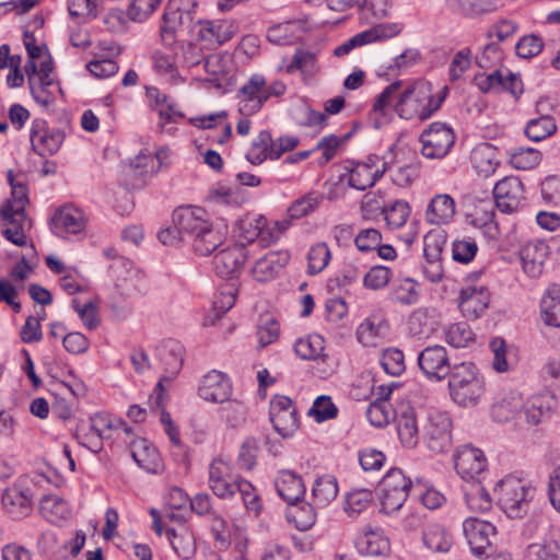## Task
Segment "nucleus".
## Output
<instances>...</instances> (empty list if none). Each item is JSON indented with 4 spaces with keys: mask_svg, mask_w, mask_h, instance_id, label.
<instances>
[{
    "mask_svg": "<svg viewBox=\"0 0 560 560\" xmlns=\"http://www.w3.org/2000/svg\"><path fill=\"white\" fill-rule=\"evenodd\" d=\"M478 253V245L471 237L455 240L452 244V258L460 264L470 262Z\"/></svg>",
    "mask_w": 560,
    "mask_h": 560,
    "instance_id": "nucleus-62",
    "label": "nucleus"
},
{
    "mask_svg": "<svg viewBox=\"0 0 560 560\" xmlns=\"http://www.w3.org/2000/svg\"><path fill=\"white\" fill-rule=\"evenodd\" d=\"M396 144L392 145L389 151L394 154V161L384 162V167L389 164L392 170V179L399 187L409 186L420 174V162L415 152H405L402 149L397 152Z\"/></svg>",
    "mask_w": 560,
    "mask_h": 560,
    "instance_id": "nucleus-15",
    "label": "nucleus"
},
{
    "mask_svg": "<svg viewBox=\"0 0 560 560\" xmlns=\"http://www.w3.org/2000/svg\"><path fill=\"white\" fill-rule=\"evenodd\" d=\"M289 260L290 254L287 250L269 252L255 262L250 270L252 276L258 282H267L273 279Z\"/></svg>",
    "mask_w": 560,
    "mask_h": 560,
    "instance_id": "nucleus-26",
    "label": "nucleus"
},
{
    "mask_svg": "<svg viewBox=\"0 0 560 560\" xmlns=\"http://www.w3.org/2000/svg\"><path fill=\"white\" fill-rule=\"evenodd\" d=\"M315 504L303 499L289 505L287 517L299 530L310 529L316 522Z\"/></svg>",
    "mask_w": 560,
    "mask_h": 560,
    "instance_id": "nucleus-43",
    "label": "nucleus"
},
{
    "mask_svg": "<svg viewBox=\"0 0 560 560\" xmlns=\"http://www.w3.org/2000/svg\"><path fill=\"white\" fill-rule=\"evenodd\" d=\"M85 228V219L81 210L72 206H63L56 210L50 219L52 233L60 237L78 234Z\"/></svg>",
    "mask_w": 560,
    "mask_h": 560,
    "instance_id": "nucleus-24",
    "label": "nucleus"
},
{
    "mask_svg": "<svg viewBox=\"0 0 560 560\" xmlns=\"http://www.w3.org/2000/svg\"><path fill=\"white\" fill-rule=\"evenodd\" d=\"M541 319L547 326L560 327V285L551 284L540 302Z\"/></svg>",
    "mask_w": 560,
    "mask_h": 560,
    "instance_id": "nucleus-36",
    "label": "nucleus"
},
{
    "mask_svg": "<svg viewBox=\"0 0 560 560\" xmlns=\"http://www.w3.org/2000/svg\"><path fill=\"white\" fill-rule=\"evenodd\" d=\"M474 338L475 335L466 323L453 324L445 331L446 342L454 348L467 347Z\"/></svg>",
    "mask_w": 560,
    "mask_h": 560,
    "instance_id": "nucleus-60",
    "label": "nucleus"
},
{
    "mask_svg": "<svg viewBox=\"0 0 560 560\" xmlns=\"http://www.w3.org/2000/svg\"><path fill=\"white\" fill-rule=\"evenodd\" d=\"M557 131V125L551 116H540L530 119L525 128L528 140H546Z\"/></svg>",
    "mask_w": 560,
    "mask_h": 560,
    "instance_id": "nucleus-53",
    "label": "nucleus"
},
{
    "mask_svg": "<svg viewBox=\"0 0 560 560\" xmlns=\"http://www.w3.org/2000/svg\"><path fill=\"white\" fill-rule=\"evenodd\" d=\"M553 401V397L548 395L535 396L528 399L524 406L527 422L532 425H537L549 418Z\"/></svg>",
    "mask_w": 560,
    "mask_h": 560,
    "instance_id": "nucleus-46",
    "label": "nucleus"
},
{
    "mask_svg": "<svg viewBox=\"0 0 560 560\" xmlns=\"http://www.w3.org/2000/svg\"><path fill=\"white\" fill-rule=\"evenodd\" d=\"M196 25L195 35L191 37L210 44L222 45L234 35L233 25L228 21L212 22L198 19Z\"/></svg>",
    "mask_w": 560,
    "mask_h": 560,
    "instance_id": "nucleus-27",
    "label": "nucleus"
},
{
    "mask_svg": "<svg viewBox=\"0 0 560 560\" xmlns=\"http://www.w3.org/2000/svg\"><path fill=\"white\" fill-rule=\"evenodd\" d=\"M341 143L342 142H318L314 149L300 151L295 154L289 155L287 160L291 163H295L313 155L317 164L323 166L332 160L340 149Z\"/></svg>",
    "mask_w": 560,
    "mask_h": 560,
    "instance_id": "nucleus-48",
    "label": "nucleus"
},
{
    "mask_svg": "<svg viewBox=\"0 0 560 560\" xmlns=\"http://www.w3.org/2000/svg\"><path fill=\"white\" fill-rule=\"evenodd\" d=\"M192 249L200 256H208L212 254L222 243V234L212 228V224H207L206 229L198 232L190 241Z\"/></svg>",
    "mask_w": 560,
    "mask_h": 560,
    "instance_id": "nucleus-42",
    "label": "nucleus"
},
{
    "mask_svg": "<svg viewBox=\"0 0 560 560\" xmlns=\"http://www.w3.org/2000/svg\"><path fill=\"white\" fill-rule=\"evenodd\" d=\"M324 338L319 335H311L300 338L294 343V351L303 360H317L324 358Z\"/></svg>",
    "mask_w": 560,
    "mask_h": 560,
    "instance_id": "nucleus-52",
    "label": "nucleus"
},
{
    "mask_svg": "<svg viewBox=\"0 0 560 560\" xmlns=\"http://www.w3.org/2000/svg\"><path fill=\"white\" fill-rule=\"evenodd\" d=\"M386 171V167L374 168L370 163H357L348 174V184L358 190H365L372 187Z\"/></svg>",
    "mask_w": 560,
    "mask_h": 560,
    "instance_id": "nucleus-35",
    "label": "nucleus"
},
{
    "mask_svg": "<svg viewBox=\"0 0 560 560\" xmlns=\"http://www.w3.org/2000/svg\"><path fill=\"white\" fill-rule=\"evenodd\" d=\"M418 365L428 380L440 382L450 376L451 368L447 351L443 346H430L418 354Z\"/></svg>",
    "mask_w": 560,
    "mask_h": 560,
    "instance_id": "nucleus-14",
    "label": "nucleus"
},
{
    "mask_svg": "<svg viewBox=\"0 0 560 560\" xmlns=\"http://www.w3.org/2000/svg\"><path fill=\"white\" fill-rule=\"evenodd\" d=\"M232 390L229 376L223 372L212 370L202 377L198 394L203 400L222 404L230 399Z\"/></svg>",
    "mask_w": 560,
    "mask_h": 560,
    "instance_id": "nucleus-22",
    "label": "nucleus"
},
{
    "mask_svg": "<svg viewBox=\"0 0 560 560\" xmlns=\"http://www.w3.org/2000/svg\"><path fill=\"white\" fill-rule=\"evenodd\" d=\"M197 0H168L163 23L160 27L162 43L172 47L176 43V33L195 35L197 28Z\"/></svg>",
    "mask_w": 560,
    "mask_h": 560,
    "instance_id": "nucleus-2",
    "label": "nucleus"
},
{
    "mask_svg": "<svg viewBox=\"0 0 560 560\" xmlns=\"http://www.w3.org/2000/svg\"><path fill=\"white\" fill-rule=\"evenodd\" d=\"M240 478L233 474V467L222 458H214L209 466V487L212 492L221 499H229L234 495Z\"/></svg>",
    "mask_w": 560,
    "mask_h": 560,
    "instance_id": "nucleus-21",
    "label": "nucleus"
},
{
    "mask_svg": "<svg viewBox=\"0 0 560 560\" xmlns=\"http://www.w3.org/2000/svg\"><path fill=\"white\" fill-rule=\"evenodd\" d=\"M324 201V195L318 191H310L295 199L287 209L289 223L313 213Z\"/></svg>",
    "mask_w": 560,
    "mask_h": 560,
    "instance_id": "nucleus-41",
    "label": "nucleus"
},
{
    "mask_svg": "<svg viewBox=\"0 0 560 560\" xmlns=\"http://www.w3.org/2000/svg\"><path fill=\"white\" fill-rule=\"evenodd\" d=\"M381 365L384 371L393 376H399L406 370L405 355L397 348H388L384 350L381 359Z\"/></svg>",
    "mask_w": 560,
    "mask_h": 560,
    "instance_id": "nucleus-61",
    "label": "nucleus"
},
{
    "mask_svg": "<svg viewBox=\"0 0 560 560\" xmlns=\"http://www.w3.org/2000/svg\"><path fill=\"white\" fill-rule=\"evenodd\" d=\"M156 357L164 370V374L160 377L154 388L156 402L160 407L162 406L163 393L165 392L164 382H171L182 370L184 347L177 340H165L156 348Z\"/></svg>",
    "mask_w": 560,
    "mask_h": 560,
    "instance_id": "nucleus-9",
    "label": "nucleus"
},
{
    "mask_svg": "<svg viewBox=\"0 0 560 560\" xmlns=\"http://www.w3.org/2000/svg\"><path fill=\"white\" fill-rule=\"evenodd\" d=\"M464 498L471 512L486 513L492 508V498L482 486L481 480L468 482L464 488Z\"/></svg>",
    "mask_w": 560,
    "mask_h": 560,
    "instance_id": "nucleus-37",
    "label": "nucleus"
},
{
    "mask_svg": "<svg viewBox=\"0 0 560 560\" xmlns=\"http://www.w3.org/2000/svg\"><path fill=\"white\" fill-rule=\"evenodd\" d=\"M456 212V203L447 194H439L434 196L427 209L425 221L430 224L442 225L448 223Z\"/></svg>",
    "mask_w": 560,
    "mask_h": 560,
    "instance_id": "nucleus-32",
    "label": "nucleus"
},
{
    "mask_svg": "<svg viewBox=\"0 0 560 560\" xmlns=\"http://www.w3.org/2000/svg\"><path fill=\"white\" fill-rule=\"evenodd\" d=\"M168 163L166 148L154 152L141 150L128 164L122 165L120 182L127 189L143 188L149 177Z\"/></svg>",
    "mask_w": 560,
    "mask_h": 560,
    "instance_id": "nucleus-6",
    "label": "nucleus"
},
{
    "mask_svg": "<svg viewBox=\"0 0 560 560\" xmlns=\"http://www.w3.org/2000/svg\"><path fill=\"white\" fill-rule=\"evenodd\" d=\"M470 161L478 174L483 177L493 175L500 165L498 150L490 142H478L471 150Z\"/></svg>",
    "mask_w": 560,
    "mask_h": 560,
    "instance_id": "nucleus-30",
    "label": "nucleus"
},
{
    "mask_svg": "<svg viewBox=\"0 0 560 560\" xmlns=\"http://www.w3.org/2000/svg\"><path fill=\"white\" fill-rule=\"evenodd\" d=\"M130 453L136 464L147 472L158 474L162 469V458L148 440H133L130 443Z\"/></svg>",
    "mask_w": 560,
    "mask_h": 560,
    "instance_id": "nucleus-28",
    "label": "nucleus"
},
{
    "mask_svg": "<svg viewBox=\"0 0 560 560\" xmlns=\"http://www.w3.org/2000/svg\"><path fill=\"white\" fill-rule=\"evenodd\" d=\"M422 542L433 552H447L452 547V537L440 524L428 525L422 532Z\"/></svg>",
    "mask_w": 560,
    "mask_h": 560,
    "instance_id": "nucleus-45",
    "label": "nucleus"
},
{
    "mask_svg": "<svg viewBox=\"0 0 560 560\" xmlns=\"http://www.w3.org/2000/svg\"><path fill=\"white\" fill-rule=\"evenodd\" d=\"M382 214L388 228H401L410 215V207L407 201L396 200L389 207L382 209Z\"/></svg>",
    "mask_w": 560,
    "mask_h": 560,
    "instance_id": "nucleus-56",
    "label": "nucleus"
},
{
    "mask_svg": "<svg viewBox=\"0 0 560 560\" xmlns=\"http://www.w3.org/2000/svg\"><path fill=\"white\" fill-rule=\"evenodd\" d=\"M372 499L373 494L369 489L352 490L347 494L345 512L351 517H357L370 506Z\"/></svg>",
    "mask_w": 560,
    "mask_h": 560,
    "instance_id": "nucleus-54",
    "label": "nucleus"
},
{
    "mask_svg": "<svg viewBox=\"0 0 560 560\" xmlns=\"http://www.w3.org/2000/svg\"><path fill=\"white\" fill-rule=\"evenodd\" d=\"M275 487L280 498L289 505L302 500L305 486L301 476L291 470H282L275 480Z\"/></svg>",
    "mask_w": 560,
    "mask_h": 560,
    "instance_id": "nucleus-33",
    "label": "nucleus"
},
{
    "mask_svg": "<svg viewBox=\"0 0 560 560\" xmlns=\"http://www.w3.org/2000/svg\"><path fill=\"white\" fill-rule=\"evenodd\" d=\"M542 153L532 147L518 145L511 150L509 154V163L512 167L522 171L533 170L539 165Z\"/></svg>",
    "mask_w": 560,
    "mask_h": 560,
    "instance_id": "nucleus-49",
    "label": "nucleus"
},
{
    "mask_svg": "<svg viewBox=\"0 0 560 560\" xmlns=\"http://www.w3.org/2000/svg\"><path fill=\"white\" fill-rule=\"evenodd\" d=\"M528 552L538 560H560V530L552 529L540 544L528 546Z\"/></svg>",
    "mask_w": 560,
    "mask_h": 560,
    "instance_id": "nucleus-47",
    "label": "nucleus"
},
{
    "mask_svg": "<svg viewBox=\"0 0 560 560\" xmlns=\"http://www.w3.org/2000/svg\"><path fill=\"white\" fill-rule=\"evenodd\" d=\"M238 110L243 116H250L257 113L267 102L265 90V77L255 73L237 91Z\"/></svg>",
    "mask_w": 560,
    "mask_h": 560,
    "instance_id": "nucleus-19",
    "label": "nucleus"
},
{
    "mask_svg": "<svg viewBox=\"0 0 560 560\" xmlns=\"http://www.w3.org/2000/svg\"><path fill=\"white\" fill-rule=\"evenodd\" d=\"M172 223L185 242L190 241L209 224L207 212L199 207H179L173 211Z\"/></svg>",
    "mask_w": 560,
    "mask_h": 560,
    "instance_id": "nucleus-20",
    "label": "nucleus"
},
{
    "mask_svg": "<svg viewBox=\"0 0 560 560\" xmlns=\"http://www.w3.org/2000/svg\"><path fill=\"white\" fill-rule=\"evenodd\" d=\"M454 467L462 479L474 482L481 480L480 476L487 468V458L481 450L464 445L454 454Z\"/></svg>",
    "mask_w": 560,
    "mask_h": 560,
    "instance_id": "nucleus-16",
    "label": "nucleus"
},
{
    "mask_svg": "<svg viewBox=\"0 0 560 560\" xmlns=\"http://www.w3.org/2000/svg\"><path fill=\"white\" fill-rule=\"evenodd\" d=\"M331 258L330 250L326 243H317L311 247L307 254V272L317 275L323 271Z\"/></svg>",
    "mask_w": 560,
    "mask_h": 560,
    "instance_id": "nucleus-57",
    "label": "nucleus"
},
{
    "mask_svg": "<svg viewBox=\"0 0 560 560\" xmlns=\"http://www.w3.org/2000/svg\"><path fill=\"white\" fill-rule=\"evenodd\" d=\"M269 418L273 429L283 438L293 435L299 429L296 408L291 398L275 395L270 400Z\"/></svg>",
    "mask_w": 560,
    "mask_h": 560,
    "instance_id": "nucleus-12",
    "label": "nucleus"
},
{
    "mask_svg": "<svg viewBox=\"0 0 560 560\" xmlns=\"http://www.w3.org/2000/svg\"><path fill=\"white\" fill-rule=\"evenodd\" d=\"M34 483L27 476H20L12 486L8 487L1 498L4 511L12 518H22L32 512Z\"/></svg>",
    "mask_w": 560,
    "mask_h": 560,
    "instance_id": "nucleus-8",
    "label": "nucleus"
},
{
    "mask_svg": "<svg viewBox=\"0 0 560 560\" xmlns=\"http://www.w3.org/2000/svg\"><path fill=\"white\" fill-rule=\"evenodd\" d=\"M299 142H253L246 153V159L254 165L261 164L265 160L279 159L282 153L293 150Z\"/></svg>",
    "mask_w": 560,
    "mask_h": 560,
    "instance_id": "nucleus-34",
    "label": "nucleus"
},
{
    "mask_svg": "<svg viewBox=\"0 0 560 560\" xmlns=\"http://www.w3.org/2000/svg\"><path fill=\"white\" fill-rule=\"evenodd\" d=\"M452 421L446 412L431 411L423 428V440L434 453H445L452 446Z\"/></svg>",
    "mask_w": 560,
    "mask_h": 560,
    "instance_id": "nucleus-11",
    "label": "nucleus"
},
{
    "mask_svg": "<svg viewBox=\"0 0 560 560\" xmlns=\"http://www.w3.org/2000/svg\"><path fill=\"white\" fill-rule=\"evenodd\" d=\"M247 259V250L244 245H234L220 250L213 258V269L221 278H236Z\"/></svg>",
    "mask_w": 560,
    "mask_h": 560,
    "instance_id": "nucleus-23",
    "label": "nucleus"
},
{
    "mask_svg": "<svg viewBox=\"0 0 560 560\" xmlns=\"http://www.w3.org/2000/svg\"><path fill=\"white\" fill-rule=\"evenodd\" d=\"M388 329L389 325L385 319L368 318L358 327L357 338L365 347H376Z\"/></svg>",
    "mask_w": 560,
    "mask_h": 560,
    "instance_id": "nucleus-39",
    "label": "nucleus"
},
{
    "mask_svg": "<svg viewBox=\"0 0 560 560\" xmlns=\"http://www.w3.org/2000/svg\"><path fill=\"white\" fill-rule=\"evenodd\" d=\"M451 398L462 407L478 405L486 392V382L471 363H462L453 368L448 378Z\"/></svg>",
    "mask_w": 560,
    "mask_h": 560,
    "instance_id": "nucleus-4",
    "label": "nucleus"
},
{
    "mask_svg": "<svg viewBox=\"0 0 560 560\" xmlns=\"http://www.w3.org/2000/svg\"><path fill=\"white\" fill-rule=\"evenodd\" d=\"M520 257L524 271L529 277H538L548 257V245L540 241L528 242L522 247Z\"/></svg>",
    "mask_w": 560,
    "mask_h": 560,
    "instance_id": "nucleus-29",
    "label": "nucleus"
},
{
    "mask_svg": "<svg viewBox=\"0 0 560 560\" xmlns=\"http://www.w3.org/2000/svg\"><path fill=\"white\" fill-rule=\"evenodd\" d=\"M308 415L317 422H324L336 418L338 408L329 396L322 395L314 400L312 408L308 410Z\"/></svg>",
    "mask_w": 560,
    "mask_h": 560,
    "instance_id": "nucleus-63",
    "label": "nucleus"
},
{
    "mask_svg": "<svg viewBox=\"0 0 560 560\" xmlns=\"http://www.w3.org/2000/svg\"><path fill=\"white\" fill-rule=\"evenodd\" d=\"M498 504L510 518H522L529 510L535 488L527 479L508 475L495 487Z\"/></svg>",
    "mask_w": 560,
    "mask_h": 560,
    "instance_id": "nucleus-3",
    "label": "nucleus"
},
{
    "mask_svg": "<svg viewBox=\"0 0 560 560\" xmlns=\"http://www.w3.org/2000/svg\"><path fill=\"white\" fill-rule=\"evenodd\" d=\"M417 285L418 283L410 278L401 280L399 283L394 285L392 300L402 305H412L417 303L419 299Z\"/></svg>",
    "mask_w": 560,
    "mask_h": 560,
    "instance_id": "nucleus-58",
    "label": "nucleus"
},
{
    "mask_svg": "<svg viewBox=\"0 0 560 560\" xmlns=\"http://www.w3.org/2000/svg\"><path fill=\"white\" fill-rule=\"evenodd\" d=\"M397 432L401 444L412 448L418 444L419 433L415 410L406 407L397 416Z\"/></svg>",
    "mask_w": 560,
    "mask_h": 560,
    "instance_id": "nucleus-38",
    "label": "nucleus"
},
{
    "mask_svg": "<svg viewBox=\"0 0 560 560\" xmlns=\"http://www.w3.org/2000/svg\"><path fill=\"white\" fill-rule=\"evenodd\" d=\"M259 451V443L255 438H246L242 443L237 456V464L240 468L245 470H252L257 460Z\"/></svg>",
    "mask_w": 560,
    "mask_h": 560,
    "instance_id": "nucleus-64",
    "label": "nucleus"
},
{
    "mask_svg": "<svg viewBox=\"0 0 560 560\" xmlns=\"http://www.w3.org/2000/svg\"><path fill=\"white\" fill-rule=\"evenodd\" d=\"M401 26L397 23H384L375 25L364 32H361L346 40L334 49L336 57L348 55L354 47L363 46L378 40H384L397 36Z\"/></svg>",
    "mask_w": 560,
    "mask_h": 560,
    "instance_id": "nucleus-18",
    "label": "nucleus"
},
{
    "mask_svg": "<svg viewBox=\"0 0 560 560\" xmlns=\"http://www.w3.org/2000/svg\"><path fill=\"white\" fill-rule=\"evenodd\" d=\"M393 413L394 411L387 399H375L366 408V418L376 428L387 425L393 418Z\"/></svg>",
    "mask_w": 560,
    "mask_h": 560,
    "instance_id": "nucleus-55",
    "label": "nucleus"
},
{
    "mask_svg": "<svg viewBox=\"0 0 560 560\" xmlns=\"http://www.w3.org/2000/svg\"><path fill=\"white\" fill-rule=\"evenodd\" d=\"M493 197L501 212H516L524 206V185L518 177L506 176L494 185Z\"/></svg>",
    "mask_w": 560,
    "mask_h": 560,
    "instance_id": "nucleus-13",
    "label": "nucleus"
},
{
    "mask_svg": "<svg viewBox=\"0 0 560 560\" xmlns=\"http://www.w3.org/2000/svg\"><path fill=\"white\" fill-rule=\"evenodd\" d=\"M475 82L482 93L509 92L514 97H518L524 91L520 75L509 70L505 72L494 70L489 74H478L475 77Z\"/></svg>",
    "mask_w": 560,
    "mask_h": 560,
    "instance_id": "nucleus-17",
    "label": "nucleus"
},
{
    "mask_svg": "<svg viewBox=\"0 0 560 560\" xmlns=\"http://www.w3.org/2000/svg\"><path fill=\"white\" fill-rule=\"evenodd\" d=\"M446 235L443 231L431 230L423 237L424 259H442Z\"/></svg>",
    "mask_w": 560,
    "mask_h": 560,
    "instance_id": "nucleus-59",
    "label": "nucleus"
},
{
    "mask_svg": "<svg viewBox=\"0 0 560 560\" xmlns=\"http://www.w3.org/2000/svg\"><path fill=\"white\" fill-rule=\"evenodd\" d=\"M39 511L51 523L66 520L69 515L67 502L56 494H47L40 499Z\"/></svg>",
    "mask_w": 560,
    "mask_h": 560,
    "instance_id": "nucleus-50",
    "label": "nucleus"
},
{
    "mask_svg": "<svg viewBox=\"0 0 560 560\" xmlns=\"http://www.w3.org/2000/svg\"><path fill=\"white\" fill-rule=\"evenodd\" d=\"M419 488V480H412L400 468H390L378 482L377 495L381 502V512L392 514L399 511L409 494Z\"/></svg>",
    "mask_w": 560,
    "mask_h": 560,
    "instance_id": "nucleus-5",
    "label": "nucleus"
},
{
    "mask_svg": "<svg viewBox=\"0 0 560 560\" xmlns=\"http://www.w3.org/2000/svg\"><path fill=\"white\" fill-rule=\"evenodd\" d=\"M490 293L486 287L469 285L460 290L458 306L464 316L477 319L489 306Z\"/></svg>",
    "mask_w": 560,
    "mask_h": 560,
    "instance_id": "nucleus-25",
    "label": "nucleus"
},
{
    "mask_svg": "<svg viewBox=\"0 0 560 560\" xmlns=\"http://www.w3.org/2000/svg\"><path fill=\"white\" fill-rule=\"evenodd\" d=\"M522 406L521 397L509 395L491 406V418L497 422H508L515 417Z\"/></svg>",
    "mask_w": 560,
    "mask_h": 560,
    "instance_id": "nucleus-51",
    "label": "nucleus"
},
{
    "mask_svg": "<svg viewBox=\"0 0 560 560\" xmlns=\"http://www.w3.org/2000/svg\"><path fill=\"white\" fill-rule=\"evenodd\" d=\"M289 228V221H275L273 226H269L266 217L246 215L237 223V236L241 245L250 244L258 241L264 247L277 242L281 234Z\"/></svg>",
    "mask_w": 560,
    "mask_h": 560,
    "instance_id": "nucleus-7",
    "label": "nucleus"
},
{
    "mask_svg": "<svg viewBox=\"0 0 560 560\" xmlns=\"http://www.w3.org/2000/svg\"><path fill=\"white\" fill-rule=\"evenodd\" d=\"M447 94L448 86L444 85L434 94L429 81L419 80L400 93L395 103V112L405 119L424 120L441 107Z\"/></svg>",
    "mask_w": 560,
    "mask_h": 560,
    "instance_id": "nucleus-1",
    "label": "nucleus"
},
{
    "mask_svg": "<svg viewBox=\"0 0 560 560\" xmlns=\"http://www.w3.org/2000/svg\"><path fill=\"white\" fill-rule=\"evenodd\" d=\"M463 533L477 557H489L493 550V540L497 538L495 526L478 517H467L463 522Z\"/></svg>",
    "mask_w": 560,
    "mask_h": 560,
    "instance_id": "nucleus-10",
    "label": "nucleus"
},
{
    "mask_svg": "<svg viewBox=\"0 0 560 560\" xmlns=\"http://www.w3.org/2000/svg\"><path fill=\"white\" fill-rule=\"evenodd\" d=\"M338 494V483L334 476L318 477L312 488V495L316 508H326Z\"/></svg>",
    "mask_w": 560,
    "mask_h": 560,
    "instance_id": "nucleus-44",
    "label": "nucleus"
},
{
    "mask_svg": "<svg viewBox=\"0 0 560 560\" xmlns=\"http://www.w3.org/2000/svg\"><path fill=\"white\" fill-rule=\"evenodd\" d=\"M354 545L363 556H385L390 550L389 539L380 528L364 530L357 537Z\"/></svg>",
    "mask_w": 560,
    "mask_h": 560,
    "instance_id": "nucleus-31",
    "label": "nucleus"
},
{
    "mask_svg": "<svg viewBox=\"0 0 560 560\" xmlns=\"http://www.w3.org/2000/svg\"><path fill=\"white\" fill-rule=\"evenodd\" d=\"M166 535L171 541L173 550L178 557L184 560L191 559L197 550L196 539L194 534L182 527L178 532L174 528H167Z\"/></svg>",
    "mask_w": 560,
    "mask_h": 560,
    "instance_id": "nucleus-40",
    "label": "nucleus"
}]
</instances>
